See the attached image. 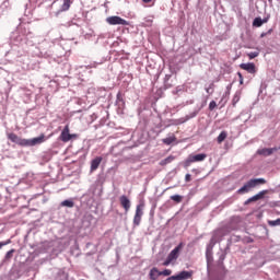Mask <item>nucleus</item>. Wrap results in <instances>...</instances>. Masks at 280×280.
Here are the masks:
<instances>
[{
    "label": "nucleus",
    "instance_id": "1",
    "mask_svg": "<svg viewBox=\"0 0 280 280\" xmlns=\"http://www.w3.org/2000/svg\"><path fill=\"white\" fill-rule=\"evenodd\" d=\"M266 179L264 178H253L249 179L243 187L238 189V194H248L250 189L254 187H258V185H266Z\"/></svg>",
    "mask_w": 280,
    "mask_h": 280
},
{
    "label": "nucleus",
    "instance_id": "2",
    "mask_svg": "<svg viewBox=\"0 0 280 280\" xmlns=\"http://www.w3.org/2000/svg\"><path fill=\"white\" fill-rule=\"evenodd\" d=\"M180 250H183V243H179L167 256L166 260L163 262V266H170L172 261H176L180 255Z\"/></svg>",
    "mask_w": 280,
    "mask_h": 280
},
{
    "label": "nucleus",
    "instance_id": "3",
    "mask_svg": "<svg viewBox=\"0 0 280 280\" xmlns=\"http://www.w3.org/2000/svg\"><path fill=\"white\" fill-rule=\"evenodd\" d=\"M205 159H207V154H205V153H200L197 155H189L185 162V166L189 167L191 165V163H200V162L205 161Z\"/></svg>",
    "mask_w": 280,
    "mask_h": 280
},
{
    "label": "nucleus",
    "instance_id": "4",
    "mask_svg": "<svg viewBox=\"0 0 280 280\" xmlns=\"http://www.w3.org/2000/svg\"><path fill=\"white\" fill-rule=\"evenodd\" d=\"M69 125H66L63 130L60 133L59 139L63 142V143H69V141H71L73 138L75 139V135H71L69 133Z\"/></svg>",
    "mask_w": 280,
    "mask_h": 280
},
{
    "label": "nucleus",
    "instance_id": "5",
    "mask_svg": "<svg viewBox=\"0 0 280 280\" xmlns=\"http://www.w3.org/2000/svg\"><path fill=\"white\" fill-rule=\"evenodd\" d=\"M40 143H45V135L43 133L37 138L24 140V147L40 145Z\"/></svg>",
    "mask_w": 280,
    "mask_h": 280
},
{
    "label": "nucleus",
    "instance_id": "6",
    "mask_svg": "<svg viewBox=\"0 0 280 280\" xmlns=\"http://www.w3.org/2000/svg\"><path fill=\"white\" fill-rule=\"evenodd\" d=\"M106 22L109 25H130V22H128L125 19H121V18H119L117 15L107 18Z\"/></svg>",
    "mask_w": 280,
    "mask_h": 280
},
{
    "label": "nucleus",
    "instance_id": "7",
    "mask_svg": "<svg viewBox=\"0 0 280 280\" xmlns=\"http://www.w3.org/2000/svg\"><path fill=\"white\" fill-rule=\"evenodd\" d=\"M143 203H140L136 208V214L133 217V224L135 226H139L141 224V218H143Z\"/></svg>",
    "mask_w": 280,
    "mask_h": 280
},
{
    "label": "nucleus",
    "instance_id": "8",
    "mask_svg": "<svg viewBox=\"0 0 280 280\" xmlns=\"http://www.w3.org/2000/svg\"><path fill=\"white\" fill-rule=\"evenodd\" d=\"M191 118V116H185L182 117L179 119H168L167 120V128H170V126H180L183 124H186V121H189Z\"/></svg>",
    "mask_w": 280,
    "mask_h": 280
},
{
    "label": "nucleus",
    "instance_id": "9",
    "mask_svg": "<svg viewBox=\"0 0 280 280\" xmlns=\"http://www.w3.org/2000/svg\"><path fill=\"white\" fill-rule=\"evenodd\" d=\"M9 141H12V143H16L18 145L25 147V139H22L16 136L14 132H10L7 135Z\"/></svg>",
    "mask_w": 280,
    "mask_h": 280
},
{
    "label": "nucleus",
    "instance_id": "10",
    "mask_svg": "<svg viewBox=\"0 0 280 280\" xmlns=\"http://www.w3.org/2000/svg\"><path fill=\"white\" fill-rule=\"evenodd\" d=\"M266 194H269V190H261L257 195L250 197L245 201V205H250V202H257V200H264Z\"/></svg>",
    "mask_w": 280,
    "mask_h": 280
},
{
    "label": "nucleus",
    "instance_id": "11",
    "mask_svg": "<svg viewBox=\"0 0 280 280\" xmlns=\"http://www.w3.org/2000/svg\"><path fill=\"white\" fill-rule=\"evenodd\" d=\"M275 152H279V149L277 148H265V149H259L257 151V154L260 156H271V154H275Z\"/></svg>",
    "mask_w": 280,
    "mask_h": 280
},
{
    "label": "nucleus",
    "instance_id": "12",
    "mask_svg": "<svg viewBox=\"0 0 280 280\" xmlns=\"http://www.w3.org/2000/svg\"><path fill=\"white\" fill-rule=\"evenodd\" d=\"M119 202L122 209H125L126 213H128V211H130V199H128L126 195H122L119 198Z\"/></svg>",
    "mask_w": 280,
    "mask_h": 280
},
{
    "label": "nucleus",
    "instance_id": "13",
    "mask_svg": "<svg viewBox=\"0 0 280 280\" xmlns=\"http://www.w3.org/2000/svg\"><path fill=\"white\" fill-rule=\"evenodd\" d=\"M194 277V271H182L178 275H175V280H187Z\"/></svg>",
    "mask_w": 280,
    "mask_h": 280
},
{
    "label": "nucleus",
    "instance_id": "14",
    "mask_svg": "<svg viewBox=\"0 0 280 280\" xmlns=\"http://www.w3.org/2000/svg\"><path fill=\"white\" fill-rule=\"evenodd\" d=\"M240 68L244 71H247L248 73H256L255 63H241Z\"/></svg>",
    "mask_w": 280,
    "mask_h": 280
},
{
    "label": "nucleus",
    "instance_id": "15",
    "mask_svg": "<svg viewBox=\"0 0 280 280\" xmlns=\"http://www.w3.org/2000/svg\"><path fill=\"white\" fill-rule=\"evenodd\" d=\"M102 156H96L95 159H93L91 161V172H95L100 167V165H102Z\"/></svg>",
    "mask_w": 280,
    "mask_h": 280
},
{
    "label": "nucleus",
    "instance_id": "16",
    "mask_svg": "<svg viewBox=\"0 0 280 280\" xmlns=\"http://www.w3.org/2000/svg\"><path fill=\"white\" fill-rule=\"evenodd\" d=\"M149 277L151 280H156L161 277V271H159V268L153 267L149 272Z\"/></svg>",
    "mask_w": 280,
    "mask_h": 280
},
{
    "label": "nucleus",
    "instance_id": "17",
    "mask_svg": "<svg viewBox=\"0 0 280 280\" xmlns=\"http://www.w3.org/2000/svg\"><path fill=\"white\" fill-rule=\"evenodd\" d=\"M73 3V1L71 0H63V3L60 8V10L57 12V14H59L60 12H67L69 10V8H71V4Z\"/></svg>",
    "mask_w": 280,
    "mask_h": 280
},
{
    "label": "nucleus",
    "instance_id": "18",
    "mask_svg": "<svg viewBox=\"0 0 280 280\" xmlns=\"http://www.w3.org/2000/svg\"><path fill=\"white\" fill-rule=\"evenodd\" d=\"M61 207H68L69 209H73V207H75V203L73 202V200H63L61 203H60Z\"/></svg>",
    "mask_w": 280,
    "mask_h": 280
},
{
    "label": "nucleus",
    "instance_id": "19",
    "mask_svg": "<svg viewBox=\"0 0 280 280\" xmlns=\"http://www.w3.org/2000/svg\"><path fill=\"white\" fill-rule=\"evenodd\" d=\"M174 141H176V136H171L168 138H164L162 140V142L165 144V145H172V143H174Z\"/></svg>",
    "mask_w": 280,
    "mask_h": 280
},
{
    "label": "nucleus",
    "instance_id": "20",
    "mask_svg": "<svg viewBox=\"0 0 280 280\" xmlns=\"http://www.w3.org/2000/svg\"><path fill=\"white\" fill-rule=\"evenodd\" d=\"M174 156L173 155H170V156H167L166 159H164V160H162L161 162H160V165L163 167V166H165V165H170V163H172L173 161H174Z\"/></svg>",
    "mask_w": 280,
    "mask_h": 280
},
{
    "label": "nucleus",
    "instance_id": "21",
    "mask_svg": "<svg viewBox=\"0 0 280 280\" xmlns=\"http://www.w3.org/2000/svg\"><path fill=\"white\" fill-rule=\"evenodd\" d=\"M226 137H229V133H226V131H222L217 138L218 143H222Z\"/></svg>",
    "mask_w": 280,
    "mask_h": 280
},
{
    "label": "nucleus",
    "instance_id": "22",
    "mask_svg": "<svg viewBox=\"0 0 280 280\" xmlns=\"http://www.w3.org/2000/svg\"><path fill=\"white\" fill-rule=\"evenodd\" d=\"M261 25H264L261 18H255L253 21V27H261Z\"/></svg>",
    "mask_w": 280,
    "mask_h": 280
},
{
    "label": "nucleus",
    "instance_id": "23",
    "mask_svg": "<svg viewBox=\"0 0 280 280\" xmlns=\"http://www.w3.org/2000/svg\"><path fill=\"white\" fill-rule=\"evenodd\" d=\"M171 200H174V202H177V205H178V203L183 202V196L173 195V196H171Z\"/></svg>",
    "mask_w": 280,
    "mask_h": 280
},
{
    "label": "nucleus",
    "instance_id": "24",
    "mask_svg": "<svg viewBox=\"0 0 280 280\" xmlns=\"http://www.w3.org/2000/svg\"><path fill=\"white\" fill-rule=\"evenodd\" d=\"M172 275V269H164L163 271H160V277H170Z\"/></svg>",
    "mask_w": 280,
    "mask_h": 280
},
{
    "label": "nucleus",
    "instance_id": "25",
    "mask_svg": "<svg viewBox=\"0 0 280 280\" xmlns=\"http://www.w3.org/2000/svg\"><path fill=\"white\" fill-rule=\"evenodd\" d=\"M257 56H259V51H252L247 54V57L249 58V60L257 58Z\"/></svg>",
    "mask_w": 280,
    "mask_h": 280
},
{
    "label": "nucleus",
    "instance_id": "26",
    "mask_svg": "<svg viewBox=\"0 0 280 280\" xmlns=\"http://www.w3.org/2000/svg\"><path fill=\"white\" fill-rule=\"evenodd\" d=\"M14 249H10L7 254H5V259L10 260L12 257H14Z\"/></svg>",
    "mask_w": 280,
    "mask_h": 280
},
{
    "label": "nucleus",
    "instance_id": "27",
    "mask_svg": "<svg viewBox=\"0 0 280 280\" xmlns=\"http://www.w3.org/2000/svg\"><path fill=\"white\" fill-rule=\"evenodd\" d=\"M269 226H279L280 225V219H277L275 221H268Z\"/></svg>",
    "mask_w": 280,
    "mask_h": 280
},
{
    "label": "nucleus",
    "instance_id": "28",
    "mask_svg": "<svg viewBox=\"0 0 280 280\" xmlns=\"http://www.w3.org/2000/svg\"><path fill=\"white\" fill-rule=\"evenodd\" d=\"M218 107V104L215 103V101H211L209 104V110H213Z\"/></svg>",
    "mask_w": 280,
    "mask_h": 280
},
{
    "label": "nucleus",
    "instance_id": "29",
    "mask_svg": "<svg viewBox=\"0 0 280 280\" xmlns=\"http://www.w3.org/2000/svg\"><path fill=\"white\" fill-rule=\"evenodd\" d=\"M237 75L240 78V84H244V77L242 75V72H237Z\"/></svg>",
    "mask_w": 280,
    "mask_h": 280
},
{
    "label": "nucleus",
    "instance_id": "30",
    "mask_svg": "<svg viewBox=\"0 0 280 280\" xmlns=\"http://www.w3.org/2000/svg\"><path fill=\"white\" fill-rule=\"evenodd\" d=\"M185 180H186V183H190L191 182V175L190 174H186Z\"/></svg>",
    "mask_w": 280,
    "mask_h": 280
},
{
    "label": "nucleus",
    "instance_id": "31",
    "mask_svg": "<svg viewBox=\"0 0 280 280\" xmlns=\"http://www.w3.org/2000/svg\"><path fill=\"white\" fill-rule=\"evenodd\" d=\"M268 34H272V30H269L267 33H261L260 38H264V36H268Z\"/></svg>",
    "mask_w": 280,
    "mask_h": 280
},
{
    "label": "nucleus",
    "instance_id": "32",
    "mask_svg": "<svg viewBox=\"0 0 280 280\" xmlns=\"http://www.w3.org/2000/svg\"><path fill=\"white\" fill-rule=\"evenodd\" d=\"M10 244V241L8 242H0V248H3V246H8Z\"/></svg>",
    "mask_w": 280,
    "mask_h": 280
},
{
    "label": "nucleus",
    "instance_id": "33",
    "mask_svg": "<svg viewBox=\"0 0 280 280\" xmlns=\"http://www.w3.org/2000/svg\"><path fill=\"white\" fill-rule=\"evenodd\" d=\"M237 102H240V98L237 96H234L233 104H237Z\"/></svg>",
    "mask_w": 280,
    "mask_h": 280
},
{
    "label": "nucleus",
    "instance_id": "34",
    "mask_svg": "<svg viewBox=\"0 0 280 280\" xmlns=\"http://www.w3.org/2000/svg\"><path fill=\"white\" fill-rule=\"evenodd\" d=\"M268 21H270V16H267V18L262 19V24L267 23Z\"/></svg>",
    "mask_w": 280,
    "mask_h": 280
},
{
    "label": "nucleus",
    "instance_id": "35",
    "mask_svg": "<svg viewBox=\"0 0 280 280\" xmlns=\"http://www.w3.org/2000/svg\"><path fill=\"white\" fill-rule=\"evenodd\" d=\"M142 3H152V0H142Z\"/></svg>",
    "mask_w": 280,
    "mask_h": 280
},
{
    "label": "nucleus",
    "instance_id": "36",
    "mask_svg": "<svg viewBox=\"0 0 280 280\" xmlns=\"http://www.w3.org/2000/svg\"><path fill=\"white\" fill-rule=\"evenodd\" d=\"M207 259L209 261V259H211V256L209 254H207Z\"/></svg>",
    "mask_w": 280,
    "mask_h": 280
},
{
    "label": "nucleus",
    "instance_id": "37",
    "mask_svg": "<svg viewBox=\"0 0 280 280\" xmlns=\"http://www.w3.org/2000/svg\"><path fill=\"white\" fill-rule=\"evenodd\" d=\"M206 91H207V93H209V88H208V89H206Z\"/></svg>",
    "mask_w": 280,
    "mask_h": 280
}]
</instances>
